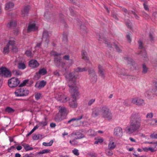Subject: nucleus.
Masks as SVG:
<instances>
[{
    "label": "nucleus",
    "instance_id": "obj_64",
    "mask_svg": "<svg viewBox=\"0 0 157 157\" xmlns=\"http://www.w3.org/2000/svg\"><path fill=\"white\" fill-rule=\"evenodd\" d=\"M90 155L91 157H96L97 156V154L95 153H92L90 154Z\"/></svg>",
    "mask_w": 157,
    "mask_h": 157
},
{
    "label": "nucleus",
    "instance_id": "obj_29",
    "mask_svg": "<svg viewBox=\"0 0 157 157\" xmlns=\"http://www.w3.org/2000/svg\"><path fill=\"white\" fill-rule=\"evenodd\" d=\"M17 25V22L15 21H12L9 23L7 25L8 27L10 28L15 27Z\"/></svg>",
    "mask_w": 157,
    "mask_h": 157
},
{
    "label": "nucleus",
    "instance_id": "obj_9",
    "mask_svg": "<svg viewBox=\"0 0 157 157\" xmlns=\"http://www.w3.org/2000/svg\"><path fill=\"white\" fill-rule=\"evenodd\" d=\"M131 102V103L138 106L143 105L144 104V100L138 97H134L132 98Z\"/></svg>",
    "mask_w": 157,
    "mask_h": 157
},
{
    "label": "nucleus",
    "instance_id": "obj_43",
    "mask_svg": "<svg viewBox=\"0 0 157 157\" xmlns=\"http://www.w3.org/2000/svg\"><path fill=\"white\" fill-rule=\"evenodd\" d=\"M13 73L16 76H18L22 74V72L18 70H15L13 71Z\"/></svg>",
    "mask_w": 157,
    "mask_h": 157
},
{
    "label": "nucleus",
    "instance_id": "obj_26",
    "mask_svg": "<svg viewBox=\"0 0 157 157\" xmlns=\"http://www.w3.org/2000/svg\"><path fill=\"white\" fill-rule=\"evenodd\" d=\"M18 68L19 69L24 70L26 68V64L25 62H21L18 63Z\"/></svg>",
    "mask_w": 157,
    "mask_h": 157
},
{
    "label": "nucleus",
    "instance_id": "obj_32",
    "mask_svg": "<svg viewBox=\"0 0 157 157\" xmlns=\"http://www.w3.org/2000/svg\"><path fill=\"white\" fill-rule=\"evenodd\" d=\"M34 96L35 99L37 100L40 99L42 97L41 93L40 92H36Z\"/></svg>",
    "mask_w": 157,
    "mask_h": 157
},
{
    "label": "nucleus",
    "instance_id": "obj_35",
    "mask_svg": "<svg viewBox=\"0 0 157 157\" xmlns=\"http://www.w3.org/2000/svg\"><path fill=\"white\" fill-rule=\"evenodd\" d=\"M5 111L9 113H13L14 112V110L9 107H8L6 108Z\"/></svg>",
    "mask_w": 157,
    "mask_h": 157
},
{
    "label": "nucleus",
    "instance_id": "obj_4",
    "mask_svg": "<svg viewBox=\"0 0 157 157\" xmlns=\"http://www.w3.org/2000/svg\"><path fill=\"white\" fill-rule=\"evenodd\" d=\"M75 94L76 96L74 94L72 95V97L70 99L69 98V104L70 107L73 108H75L77 107L78 104L77 102L76 97V96L79 95L80 94L77 91V90L75 91Z\"/></svg>",
    "mask_w": 157,
    "mask_h": 157
},
{
    "label": "nucleus",
    "instance_id": "obj_61",
    "mask_svg": "<svg viewBox=\"0 0 157 157\" xmlns=\"http://www.w3.org/2000/svg\"><path fill=\"white\" fill-rule=\"evenodd\" d=\"M148 124L151 126H154L155 125V122L154 121H152V122H151L149 123Z\"/></svg>",
    "mask_w": 157,
    "mask_h": 157
},
{
    "label": "nucleus",
    "instance_id": "obj_8",
    "mask_svg": "<svg viewBox=\"0 0 157 157\" xmlns=\"http://www.w3.org/2000/svg\"><path fill=\"white\" fill-rule=\"evenodd\" d=\"M0 76L6 77L11 76V74L10 71L5 67H2L0 68Z\"/></svg>",
    "mask_w": 157,
    "mask_h": 157
},
{
    "label": "nucleus",
    "instance_id": "obj_57",
    "mask_svg": "<svg viewBox=\"0 0 157 157\" xmlns=\"http://www.w3.org/2000/svg\"><path fill=\"white\" fill-rule=\"evenodd\" d=\"M115 47L116 49L117 50L118 52H121V48L120 47H119L117 45H115Z\"/></svg>",
    "mask_w": 157,
    "mask_h": 157
},
{
    "label": "nucleus",
    "instance_id": "obj_14",
    "mask_svg": "<svg viewBox=\"0 0 157 157\" xmlns=\"http://www.w3.org/2000/svg\"><path fill=\"white\" fill-rule=\"evenodd\" d=\"M71 136L75 139H80L85 137L84 135L78 131L73 132L71 134Z\"/></svg>",
    "mask_w": 157,
    "mask_h": 157
},
{
    "label": "nucleus",
    "instance_id": "obj_47",
    "mask_svg": "<svg viewBox=\"0 0 157 157\" xmlns=\"http://www.w3.org/2000/svg\"><path fill=\"white\" fill-rule=\"evenodd\" d=\"M150 137L152 138L157 139V133L154 132L150 135Z\"/></svg>",
    "mask_w": 157,
    "mask_h": 157
},
{
    "label": "nucleus",
    "instance_id": "obj_24",
    "mask_svg": "<svg viewBox=\"0 0 157 157\" xmlns=\"http://www.w3.org/2000/svg\"><path fill=\"white\" fill-rule=\"evenodd\" d=\"M102 116L107 120H111L112 118V114L110 110L104 113L102 115Z\"/></svg>",
    "mask_w": 157,
    "mask_h": 157
},
{
    "label": "nucleus",
    "instance_id": "obj_45",
    "mask_svg": "<svg viewBox=\"0 0 157 157\" xmlns=\"http://www.w3.org/2000/svg\"><path fill=\"white\" fill-rule=\"evenodd\" d=\"M28 80L27 79L25 80L22 83H21L19 85V86L20 87H22L25 86L26 84L28 82Z\"/></svg>",
    "mask_w": 157,
    "mask_h": 157
},
{
    "label": "nucleus",
    "instance_id": "obj_27",
    "mask_svg": "<svg viewBox=\"0 0 157 157\" xmlns=\"http://www.w3.org/2000/svg\"><path fill=\"white\" fill-rule=\"evenodd\" d=\"M47 72V71L46 69L45 68H43L40 69L38 72L36 73V75H37L39 74L40 75H43L46 74Z\"/></svg>",
    "mask_w": 157,
    "mask_h": 157
},
{
    "label": "nucleus",
    "instance_id": "obj_55",
    "mask_svg": "<svg viewBox=\"0 0 157 157\" xmlns=\"http://www.w3.org/2000/svg\"><path fill=\"white\" fill-rule=\"evenodd\" d=\"M148 143L149 144H153L154 146L156 151L157 150V141L155 142L154 143L152 142H148Z\"/></svg>",
    "mask_w": 157,
    "mask_h": 157
},
{
    "label": "nucleus",
    "instance_id": "obj_16",
    "mask_svg": "<svg viewBox=\"0 0 157 157\" xmlns=\"http://www.w3.org/2000/svg\"><path fill=\"white\" fill-rule=\"evenodd\" d=\"M98 73L99 76L102 78H104L105 77V72L103 67L99 65L98 66Z\"/></svg>",
    "mask_w": 157,
    "mask_h": 157
},
{
    "label": "nucleus",
    "instance_id": "obj_22",
    "mask_svg": "<svg viewBox=\"0 0 157 157\" xmlns=\"http://www.w3.org/2000/svg\"><path fill=\"white\" fill-rule=\"evenodd\" d=\"M100 112H101L100 108H95L92 110V116L93 117H96L100 114Z\"/></svg>",
    "mask_w": 157,
    "mask_h": 157
},
{
    "label": "nucleus",
    "instance_id": "obj_44",
    "mask_svg": "<svg viewBox=\"0 0 157 157\" xmlns=\"http://www.w3.org/2000/svg\"><path fill=\"white\" fill-rule=\"evenodd\" d=\"M73 153L75 155L78 156L79 155V153L78 150L76 148H74L72 151Z\"/></svg>",
    "mask_w": 157,
    "mask_h": 157
},
{
    "label": "nucleus",
    "instance_id": "obj_46",
    "mask_svg": "<svg viewBox=\"0 0 157 157\" xmlns=\"http://www.w3.org/2000/svg\"><path fill=\"white\" fill-rule=\"evenodd\" d=\"M47 124V123L46 121L40 122L39 123L40 126H44Z\"/></svg>",
    "mask_w": 157,
    "mask_h": 157
},
{
    "label": "nucleus",
    "instance_id": "obj_19",
    "mask_svg": "<svg viewBox=\"0 0 157 157\" xmlns=\"http://www.w3.org/2000/svg\"><path fill=\"white\" fill-rule=\"evenodd\" d=\"M136 130L130 123L125 129V131L128 134H132L135 132Z\"/></svg>",
    "mask_w": 157,
    "mask_h": 157
},
{
    "label": "nucleus",
    "instance_id": "obj_34",
    "mask_svg": "<svg viewBox=\"0 0 157 157\" xmlns=\"http://www.w3.org/2000/svg\"><path fill=\"white\" fill-rule=\"evenodd\" d=\"M7 45H10L11 47H13V46H15V42L13 39H10L8 42V43Z\"/></svg>",
    "mask_w": 157,
    "mask_h": 157
},
{
    "label": "nucleus",
    "instance_id": "obj_37",
    "mask_svg": "<svg viewBox=\"0 0 157 157\" xmlns=\"http://www.w3.org/2000/svg\"><path fill=\"white\" fill-rule=\"evenodd\" d=\"M82 58L86 60H87L88 59V57L87 56L86 53L84 51H83L82 53Z\"/></svg>",
    "mask_w": 157,
    "mask_h": 157
},
{
    "label": "nucleus",
    "instance_id": "obj_50",
    "mask_svg": "<svg viewBox=\"0 0 157 157\" xmlns=\"http://www.w3.org/2000/svg\"><path fill=\"white\" fill-rule=\"evenodd\" d=\"M11 48L13 52H17L18 51V49L16 45L12 47Z\"/></svg>",
    "mask_w": 157,
    "mask_h": 157
},
{
    "label": "nucleus",
    "instance_id": "obj_33",
    "mask_svg": "<svg viewBox=\"0 0 157 157\" xmlns=\"http://www.w3.org/2000/svg\"><path fill=\"white\" fill-rule=\"evenodd\" d=\"M4 54H8L9 52V46L7 44L3 48L2 52Z\"/></svg>",
    "mask_w": 157,
    "mask_h": 157
},
{
    "label": "nucleus",
    "instance_id": "obj_6",
    "mask_svg": "<svg viewBox=\"0 0 157 157\" xmlns=\"http://www.w3.org/2000/svg\"><path fill=\"white\" fill-rule=\"evenodd\" d=\"M29 93V91L26 89L20 88L17 89L14 92L17 97L23 96L27 95Z\"/></svg>",
    "mask_w": 157,
    "mask_h": 157
},
{
    "label": "nucleus",
    "instance_id": "obj_63",
    "mask_svg": "<svg viewBox=\"0 0 157 157\" xmlns=\"http://www.w3.org/2000/svg\"><path fill=\"white\" fill-rule=\"evenodd\" d=\"M50 126L51 128H54L56 126V124L54 123H51L50 124Z\"/></svg>",
    "mask_w": 157,
    "mask_h": 157
},
{
    "label": "nucleus",
    "instance_id": "obj_62",
    "mask_svg": "<svg viewBox=\"0 0 157 157\" xmlns=\"http://www.w3.org/2000/svg\"><path fill=\"white\" fill-rule=\"evenodd\" d=\"M143 149L145 152H148L149 151L148 147H143Z\"/></svg>",
    "mask_w": 157,
    "mask_h": 157
},
{
    "label": "nucleus",
    "instance_id": "obj_41",
    "mask_svg": "<svg viewBox=\"0 0 157 157\" xmlns=\"http://www.w3.org/2000/svg\"><path fill=\"white\" fill-rule=\"evenodd\" d=\"M78 142L75 140H72L70 141V144L73 146H75L78 144Z\"/></svg>",
    "mask_w": 157,
    "mask_h": 157
},
{
    "label": "nucleus",
    "instance_id": "obj_3",
    "mask_svg": "<svg viewBox=\"0 0 157 157\" xmlns=\"http://www.w3.org/2000/svg\"><path fill=\"white\" fill-rule=\"evenodd\" d=\"M68 113L67 109L65 107H62L59 110L58 114L56 117L55 119L56 122H59L63 119Z\"/></svg>",
    "mask_w": 157,
    "mask_h": 157
},
{
    "label": "nucleus",
    "instance_id": "obj_23",
    "mask_svg": "<svg viewBox=\"0 0 157 157\" xmlns=\"http://www.w3.org/2000/svg\"><path fill=\"white\" fill-rule=\"evenodd\" d=\"M14 6V4L12 2H9L7 3L5 5V9L8 11L11 10Z\"/></svg>",
    "mask_w": 157,
    "mask_h": 157
},
{
    "label": "nucleus",
    "instance_id": "obj_30",
    "mask_svg": "<svg viewBox=\"0 0 157 157\" xmlns=\"http://www.w3.org/2000/svg\"><path fill=\"white\" fill-rule=\"evenodd\" d=\"M98 39L99 41H103L104 43L107 44L108 45H109V44L110 43L107 40L104 39L103 37L102 36H99V38Z\"/></svg>",
    "mask_w": 157,
    "mask_h": 157
},
{
    "label": "nucleus",
    "instance_id": "obj_12",
    "mask_svg": "<svg viewBox=\"0 0 157 157\" xmlns=\"http://www.w3.org/2000/svg\"><path fill=\"white\" fill-rule=\"evenodd\" d=\"M115 139L114 137H111L109 140L108 148L109 150H112L114 149L116 146V143L115 142Z\"/></svg>",
    "mask_w": 157,
    "mask_h": 157
},
{
    "label": "nucleus",
    "instance_id": "obj_20",
    "mask_svg": "<svg viewBox=\"0 0 157 157\" xmlns=\"http://www.w3.org/2000/svg\"><path fill=\"white\" fill-rule=\"evenodd\" d=\"M46 82L44 80H42L40 82H36L35 85V86L36 88L40 89L41 88L44 87L46 85Z\"/></svg>",
    "mask_w": 157,
    "mask_h": 157
},
{
    "label": "nucleus",
    "instance_id": "obj_52",
    "mask_svg": "<svg viewBox=\"0 0 157 157\" xmlns=\"http://www.w3.org/2000/svg\"><path fill=\"white\" fill-rule=\"evenodd\" d=\"M148 149L149 151H150L152 152H154L156 151L154 146L153 148L152 147H148Z\"/></svg>",
    "mask_w": 157,
    "mask_h": 157
},
{
    "label": "nucleus",
    "instance_id": "obj_31",
    "mask_svg": "<svg viewBox=\"0 0 157 157\" xmlns=\"http://www.w3.org/2000/svg\"><path fill=\"white\" fill-rule=\"evenodd\" d=\"M22 146L24 147V149L26 151L32 150L33 149V148L30 147L29 144H22Z\"/></svg>",
    "mask_w": 157,
    "mask_h": 157
},
{
    "label": "nucleus",
    "instance_id": "obj_7",
    "mask_svg": "<svg viewBox=\"0 0 157 157\" xmlns=\"http://www.w3.org/2000/svg\"><path fill=\"white\" fill-rule=\"evenodd\" d=\"M20 81L16 78H12L8 80V85L11 88H14L16 87L19 84Z\"/></svg>",
    "mask_w": 157,
    "mask_h": 157
},
{
    "label": "nucleus",
    "instance_id": "obj_1",
    "mask_svg": "<svg viewBox=\"0 0 157 157\" xmlns=\"http://www.w3.org/2000/svg\"><path fill=\"white\" fill-rule=\"evenodd\" d=\"M86 71L85 68L78 67L74 69V72H68L65 74V77L68 83L69 87L74 91L77 90V87L75 83V80L78 77V75L76 73L83 72Z\"/></svg>",
    "mask_w": 157,
    "mask_h": 157
},
{
    "label": "nucleus",
    "instance_id": "obj_11",
    "mask_svg": "<svg viewBox=\"0 0 157 157\" xmlns=\"http://www.w3.org/2000/svg\"><path fill=\"white\" fill-rule=\"evenodd\" d=\"M113 134L116 137H121L123 134V129L119 126L115 127L114 129Z\"/></svg>",
    "mask_w": 157,
    "mask_h": 157
},
{
    "label": "nucleus",
    "instance_id": "obj_60",
    "mask_svg": "<svg viewBox=\"0 0 157 157\" xmlns=\"http://www.w3.org/2000/svg\"><path fill=\"white\" fill-rule=\"evenodd\" d=\"M40 127L39 124L36 125L32 129L34 131Z\"/></svg>",
    "mask_w": 157,
    "mask_h": 157
},
{
    "label": "nucleus",
    "instance_id": "obj_10",
    "mask_svg": "<svg viewBox=\"0 0 157 157\" xmlns=\"http://www.w3.org/2000/svg\"><path fill=\"white\" fill-rule=\"evenodd\" d=\"M55 97L58 101L63 103H65L69 100V98L66 96L61 93L57 94Z\"/></svg>",
    "mask_w": 157,
    "mask_h": 157
},
{
    "label": "nucleus",
    "instance_id": "obj_36",
    "mask_svg": "<svg viewBox=\"0 0 157 157\" xmlns=\"http://www.w3.org/2000/svg\"><path fill=\"white\" fill-rule=\"evenodd\" d=\"M142 72L144 74L146 73L148 70V68L145 64H143L142 66Z\"/></svg>",
    "mask_w": 157,
    "mask_h": 157
},
{
    "label": "nucleus",
    "instance_id": "obj_18",
    "mask_svg": "<svg viewBox=\"0 0 157 157\" xmlns=\"http://www.w3.org/2000/svg\"><path fill=\"white\" fill-rule=\"evenodd\" d=\"M38 26L34 23H30L29 24L27 29L28 32L33 31L37 30Z\"/></svg>",
    "mask_w": 157,
    "mask_h": 157
},
{
    "label": "nucleus",
    "instance_id": "obj_5",
    "mask_svg": "<svg viewBox=\"0 0 157 157\" xmlns=\"http://www.w3.org/2000/svg\"><path fill=\"white\" fill-rule=\"evenodd\" d=\"M130 123L136 130L140 128L141 125L140 120L137 118H134L133 115L131 116Z\"/></svg>",
    "mask_w": 157,
    "mask_h": 157
},
{
    "label": "nucleus",
    "instance_id": "obj_15",
    "mask_svg": "<svg viewBox=\"0 0 157 157\" xmlns=\"http://www.w3.org/2000/svg\"><path fill=\"white\" fill-rule=\"evenodd\" d=\"M51 34L47 31L44 32L43 34L42 40L43 42L45 44H47L49 41V37Z\"/></svg>",
    "mask_w": 157,
    "mask_h": 157
},
{
    "label": "nucleus",
    "instance_id": "obj_28",
    "mask_svg": "<svg viewBox=\"0 0 157 157\" xmlns=\"http://www.w3.org/2000/svg\"><path fill=\"white\" fill-rule=\"evenodd\" d=\"M82 118V116H81L76 118H73L67 122L68 124H70L71 122L74 121H77L81 120Z\"/></svg>",
    "mask_w": 157,
    "mask_h": 157
},
{
    "label": "nucleus",
    "instance_id": "obj_51",
    "mask_svg": "<svg viewBox=\"0 0 157 157\" xmlns=\"http://www.w3.org/2000/svg\"><path fill=\"white\" fill-rule=\"evenodd\" d=\"M25 54L29 57H32V53L30 51L27 50L25 52Z\"/></svg>",
    "mask_w": 157,
    "mask_h": 157
},
{
    "label": "nucleus",
    "instance_id": "obj_42",
    "mask_svg": "<svg viewBox=\"0 0 157 157\" xmlns=\"http://www.w3.org/2000/svg\"><path fill=\"white\" fill-rule=\"evenodd\" d=\"M42 135L40 134H38L36 135H34L33 136V139L34 140H37L41 139Z\"/></svg>",
    "mask_w": 157,
    "mask_h": 157
},
{
    "label": "nucleus",
    "instance_id": "obj_54",
    "mask_svg": "<svg viewBox=\"0 0 157 157\" xmlns=\"http://www.w3.org/2000/svg\"><path fill=\"white\" fill-rule=\"evenodd\" d=\"M154 92L155 95L157 96V83L155 84Z\"/></svg>",
    "mask_w": 157,
    "mask_h": 157
},
{
    "label": "nucleus",
    "instance_id": "obj_40",
    "mask_svg": "<svg viewBox=\"0 0 157 157\" xmlns=\"http://www.w3.org/2000/svg\"><path fill=\"white\" fill-rule=\"evenodd\" d=\"M104 141V140L102 138H98L96 139V140L94 142V144H97L99 143H102Z\"/></svg>",
    "mask_w": 157,
    "mask_h": 157
},
{
    "label": "nucleus",
    "instance_id": "obj_39",
    "mask_svg": "<svg viewBox=\"0 0 157 157\" xmlns=\"http://www.w3.org/2000/svg\"><path fill=\"white\" fill-rule=\"evenodd\" d=\"M53 143V140H51L49 143L43 142V145L45 146H50L52 145Z\"/></svg>",
    "mask_w": 157,
    "mask_h": 157
},
{
    "label": "nucleus",
    "instance_id": "obj_13",
    "mask_svg": "<svg viewBox=\"0 0 157 157\" xmlns=\"http://www.w3.org/2000/svg\"><path fill=\"white\" fill-rule=\"evenodd\" d=\"M88 72L90 81L93 82H96L97 79V75L94 71L93 69H90Z\"/></svg>",
    "mask_w": 157,
    "mask_h": 157
},
{
    "label": "nucleus",
    "instance_id": "obj_53",
    "mask_svg": "<svg viewBox=\"0 0 157 157\" xmlns=\"http://www.w3.org/2000/svg\"><path fill=\"white\" fill-rule=\"evenodd\" d=\"M106 153L107 155L109 156H111L113 155V153L112 152V151H106Z\"/></svg>",
    "mask_w": 157,
    "mask_h": 157
},
{
    "label": "nucleus",
    "instance_id": "obj_56",
    "mask_svg": "<svg viewBox=\"0 0 157 157\" xmlns=\"http://www.w3.org/2000/svg\"><path fill=\"white\" fill-rule=\"evenodd\" d=\"M63 58L66 60H69L70 58V56L68 55H65L63 56Z\"/></svg>",
    "mask_w": 157,
    "mask_h": 157
},
{
    "label": "nucleus",
    "instance_id": "obj_59",
    "mask_svg": "<svg viewBox=\"0 0 157 157\" xmlns=\"http://www.w3.org/2000/svg\"><path fill=\"white\" fill-rule=\"evenodd\" d=\"M138 44H139V48H141L143 47L142 43L141 41H138Z\"/></svg>",
    "mask_w": 157,
    "mask_h": 157
},
{
    "label": "nucleus",
    "instance_id": "obj_58",
    "mask_svg": "<svg viewBox=\"0 0 157 157\" xmlns=\"http://www.w3.org/2000/svg\"><path fill=\"white\" fill-rule=\"evenodd\" d=\"M115 47L116 49L117 50L118 52H121V48L120 47H119L117 45H115Z\"/></svg>",
    "mask_w": 157,
    "mask_h": 157
},
{
    "label": "nucleus",
    "instance_id": "obj_2",
    "mask_svg": "<svg viewBox=\"0 0 157 157\" xmlns=\"http://www.w3.org/2000/svg\"><path fill=\"white\" fill-rule=\"evenodd\" d=\"M50 55L51 56H53L55 57L54 62L57 67L65 69V63L61 59L60 57L61 55L60 53H58L54 51H52L50 53Z\"/></svg>",
    "mask_w": 157,
    "mask_h": 157
},
{
    "label": "nucleus",
    "instance_id": "obj_21",
    "mask_svg": "<svg viewBox=\"0 0 157 157\" xmlns=\"http://www.w3.org/2000/svg\"><path fill=\"white\" fill-rule=\"evenodd\" d=\"M30 9L29 6H25L22 10V16L23 17H25L27 15L28 12Z\"/></svg>",
    "mask_w": 157,
    "mask_h": 157
},
{
    "label": "nucleus",
    "instance_id": "obj_25",
    "mask_svg": "<svg viewBox=\"0 0 157 157\" xmlns=\"http://www.w3.org/2000/svg\"><path fill=\"white\" fill-rule=\"evenodd\" d=\"M100 108L102 115L110 110L108 107L106 105L102 106Z\"/></svg>",
    "mask_w": 157,
    "mask_h": 157
},
{
    "label": "nucleus",
    "instance_id": "obj_17",
    "mask_svg": "<svg viewBox=\"0 0 157 157\" xmlns=\"http://www.w3.org/2000/svg\"><path fill=\"white\" fill-rule=\"evenodd\" d=\"M28 65L31 68H34L38 67L39 65V63L36 60L32 59L29 61Z\"/></svg>",
    "mask_w": 157,
    "mask_h": 157
},
{
    "label": "nucleus",
    "instance_id": "obj_38",
    "mask_svg": "<svg viewBox=\"0 0 157 157\" xmlns=\"http://www.w3.org/2000/svg\"><path fill=\"white\" fill-rule=\"evenodd\" d=\"M50 150L49 149H44L39 152L38 154H44L49 153Z\"/></svg>",
    "mask_w": 157,
    "mask_h": 157
},
{
    "label": "nucleus",
    "instance_id": "obj_48",
    "mask_svg": "<svg viewBox=\"0 0 157 157\" xmlns=\"http://www.w3.org/2000/svg\"><path fill=\"white\" fill-rule=\"evenodd\" d=\"M153 117V114L152 113H148L146 116L147 118H151Z\"/></svg>",
    "mask_w": 157,
    "mask_h": 157
},
{
    "label": "nucleus",
    "instance_id": "obj_49",
    "mask_svg": "<svg viewBox=\"0 0 157 157\" xmlns=\"http://www.w3.org/2000/svg\"><path fill=\"white\" fill-rule=\"evenodd\" d=\"M95 99H92L90 100L88 102V105H91L93 104L95 101Z\"/></svg>",
    "mask_w": 157,
    "mask_h": 157
}]
</instances>
